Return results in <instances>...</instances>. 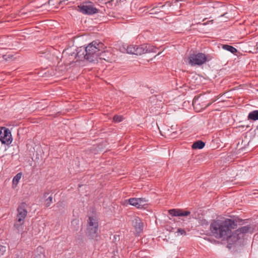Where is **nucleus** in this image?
I'll use <instances>...</instances> for the list:
<instances>
[{
  "label": "nucleus",
  "instance_id": "412c9836",
  "mask_svg": "<svg viewBox=\"0 0 258 258\" xmlns=\"http://www.w3.org/2000/svg\"><path fill=\"white\" fill-rule=\"evenodd\" d=\"M60 2L59 0H49L48 3L49 5H55V4H59Z\"/></svg>",
  "mask_w": 258,
  "mask_h": 258
},
{
  "label": "nucleus",
  "instance_id": "4468645a",
  "mask_svg": "<svg viewBox=\"0 0 258 258\" xmlns=\"http://www.w3.org/2000/svg\"><path fill=\"white\" fill-rule=\"evenodd\" d=\"M205 145V144L203 141H198L193 143V144L192 145V148L195 149H201L204 147Z\"/></svg>",
  "mask_w": 258,
  "mask_h": 258
},
{
  "label": "nucleus",
  "instance_id": "9b49d317",
  "mask_svg": "<svg viewBox=\"0 0 258 258\" xmlns=\"http://www.w3.org/2000/svg\"><path fill=\"white\" fill-rule=\"evenodd\" d=\"M147 200L145 198H131L128 200V203L130 205L134 206L138 208H141L145 205Z\"/></svg>",
  "mask_w": 258,
  "mask_h": 258
},
{
  "label": "nucleus",
  "instance_id": "0eeeda50",
  "mask_svg": "<svg viewBox=\"0 0 258 258\" xmlns=\"http://www.w3.org/2000/svg\"><path fill=\"white\" fill-rule=\"evenodd\" d=\"M253 228L251 226L247 225L239 228L236 230L234 234L230 237V238L233 239V241L236 242L241 237H243V234L247 233H252Z\"/></svg>",
  "mask_w": 258,
  "mask_h": 258
},
{
  "label": "nucleus",
  "instance_id": "72a5a7b5",
  "mask_svg": "<svg viewBox=\"0 0 258 258\" xmlns=\"http://www.w3.org/2000/svg\"><path fill=\"white\" fill-rule=\"evenodd\" d=\"M40 6H36L37 8H39Z\"/></svg>",
  "mask_w": 258,
  "mask_h": 258
},
{
  "label": "nucleus",
  "instance_id": "f257e3e1",
  "mask_svg": "<svg viewBox=\"0 0 258 258\" xmlns=\"http://www.w3.org/2000/svg\"><path fill=\"white\" fill-rule=\"evenodd\" d=\"M236 226L235 222L230 219L223 220H214L210 225V230L212 235L217 239H227L230 242L232 238L231 229H234Z\"/></svg>",
  "mask_w": 258,
  "mask_h": 258
},
{
  "label": "nucleus",
  "instance_id": "393cba45",
  "mask_svg": "<svg viewBox=\"0 0 258 258\" xmlns=\"http://www.w3.org/2000/svg\"><path fill=\"white\" fill-rule=\"evenodd\" d=\"M156 10V8H153L151 11H152V12L151 13V14H153V13H156V11H155Z\"/></svg>",
  "mask_w": 258,
  "mask_h": 258
},
{
  "label": "nucleus",
  "instance_id": "39448f33",
  "mask_svg": "<svg viewBox=\"0 0 258 258\" xmlns=\"http://www.w3.org/2000/svg\"><path fill=\"white\" fill-rule=\"evenodd\" d=\"M98 219L96 216L89 217L87 228V234L89 236L94 238L98 235Z\"/></svg>",
  "mask_w": 258,
  "mask_h": 258
},
{
  "label": "nucleus",
  "instance_id": "c756f323",
  "mask_svg": "<svg viewBox=\"0 0 258 258\" xmlns=\"http://www.w3.org/2000/svg\"><path fill=\"white\" fill-rule=\"evenodd\" d=\"M72 222H75L77 224H78V221H73Z\"/></svg>",
  "mask_w": 258,
  "mask_h": 258
},
{
  "label": "nucleus",
  "instance_id": "5701e85b",
  "mask_svg": "<svg viewBox=\"0 0 258 258\" xmlns=\"http://www.w3.org/2000/svg\"><path fill=\"white\" fill-rule=\"evenodd\" d=\"M215 101H216V99H212V100H211V101L210 103H209L208 104H207V105H203L202 106L203 108H205L207 107L208 106H209L211 104H212L213 102H214Z\"/></svg>",
  "mask_w": 258,
  "mask_h": 258
},
{
  "label": "nucleus",
  "instance_id": "f3484780",
  "mask_svg": "<svg viewBox=\"0 0 258 258\" xmlns=\"http://www.w3.org/2000/svg\"><path fill=\"white\" fill-rule=\"evenodd\" d=\"M22 174L21 172L17 173L13 178V183L14 184L17 185L22 177Z\"/></svg>",
  "mask_w": 258,
  "mask_h": 258
},
{
  "label": "nucleus",
  "instance_id": "a211bd4d",
  "mask_svg": "<svg viewBox=\"0 0 258 258\" xmlns=\"http://www.w3.org/2000/svg\"><path fill=\"white\" fill-rule=\"evenodd\" d=\"M52 200L53 198L51 195L46 200L45 205L46 207H49L51 205L53 202Z\"/></svg>",
  "mask_w": 258,
  "mask_h": 258
},
{
  "label": "nucleus",
  "instance_id": "dca6fc26",
  "mask_svg": "<svg viewBox=\"0 0 258 258\" xmlns=\"http://www.w3.org/2000/svg\"><path fill=\"white\" fill-rule=\"evenodd\" d=\"M222 48L224 49L229 51L232 53H235V52H237V49L235 47H234L231 45H223L222 46Z\"/></svg>",
  "mask_w": 258,
  "mask_h": 258
},
{
  "label": "nucleus",
  "instance_id": "2f4dec72",
  "mask_svg": "<svg viewBox=\"0 0 258 258\" xmlns=\"http://www.w3.org/2000/svg\"><path fill=\"white\" fill-rule=\"evenodd\" d=\"M177 2L183 1V0H176Z\"/></svg>",
  "mask_w": 258,
  "mask_h": 258
},
{
  "label": "nucleus",
  "instance_id": "bb28decb",
  "mask_svg": "<svg viewBox=\"0 0 258 258\" xmlns=\"http://www.w3.org/2000/svg\"><path fill=\"white\" fill-rule=\"evenodd\" d=\"M117 236L118 237V239H119V235H114V239L116 240V239H117L116 237Z\"/></svg>",
  "mask_w": 258,
  "mask_h": 258
},
{
  "label": "nucleus",
  "instance_id": "ddd939ff",
  "mask_svg": "<svg viewBox=\"0 0 258 258\" xmlns=\"http://www.w3.org/2000/svg\"><path fill=\"white\" fill-rule=\"evenodd\" d=\"M109 55H110L111 57L112 56L111 53H109L107 51H103L101 50V51H100V54H99V56L98 57L100 59H104L107 61H109L110 57Z\"/></svg>",
  "mask_w": 258,
  "mask_h": 258
},
{
  "label": "nucleus",
  "instance_id": "7ed1b4c3",
  "mask_svg": "<svg viewBox=\"0 0 258 258\" xmlns=\"http://www.w3.org/2000/svg\"><path fill=\"white\" fill-rule=\"evenodd\" d=\"M155 49L156 48L150 44H144L138 46L131 45L126 48L123 47V48H120V51L131 54L140 55L146 53L155 52Z\"/></svg>",
  "mask_w": 258,
  "mask_h": 258
},
{
  "label": "nucleus",
  "instance_id": "6e6552de",
  "mask_svg": "<svg viewBox=\"0 0 258 258\" xmlns=\"http://www.w3.org/2000/svg\"><path fill=\"white\" fill-rule=\"evenodd\" d=\"M0 141L3 144L9 145L12 142L11 132L5 127L0 128Z\"/></svg>",
  "mask_w": 258,
  "mask_h": 258
},
{
  "label": "nucleus",
  "instance_id": "b1692460",
  "mask_svg": "<svg viewBox=\"0 0 258 258\" xmlns=\"http://www.w3.org/2000/svg\"><path fill=\"white\" fill-rule=\"evenodd\" d=\"M6 251V247L4 246H0V252H2V254Z\"/></svg>",
  "mask_w": 258,
  "mask_h": 258
},
{
  "label": "nucleus",
  "instance_id": "aec40b11",
  "mask_svg": "<svg viewBox=\"0 0 258 258\" xmlns=\"http://www.w3.org/2000/svg\"><path fill=\"white\" fill-rule=\"evenodd\" d=\"M177 233L178 235H186V231L183 229L179 228L177 230Z\"/></svg>",
  "mask_w": 258,
  "mask_h": 258
},
{
  "label": "nucleus",
  "instance_id": "f03ea898",
  "mask_svg": "<svg viewBox=\"0 0 258 258\" xmlns=\"http://www.w3.org/2000/svg\"><path fill=\"white\" fill-rule=\"evenodd\" d=\"M103 48V44L98 40L93 41L88 44L84 51L81 53V51L77 53L79 57L82 55L85 59L89 62H93L97 59L99 56L101 49Z\"/></svg>",
  "mask_w": 258,
  "mask_h": 258
},
{
  "label": "nucleus",
  "instance_id": "9d476101",
  "mask_svg": "<svg viewBox=\"0 0 258 258\" xmlns=\"http://www.w3.org/2000/svg\"><path fill=\"white\" fill-rule=\"evenodd\" d=\"M132 224L135 228L137 234L139 235L143 231L144 225L140 218L134 217L132 220Z\"/></svg>",
  "mask_w": 258,
  "mask_h": 258
},
{
  "label": "nucleus",
  "instance_id": "20e7f679",
  "mask_svg": "<svg viewBox=\"0 0 258 258\" xmlns=\"http://www.w3.org/2000/svg\"><path fill=\"white\" fill-rule=\"evenodd\" d=\"M26 207V203H22L18 206L17 209V215L14 226L18 232H20L21 234L23 232V225L28 213Z\"/></svg>",
  "mask_w": 258,
  "mask_h": 258
},
{
  "label": "nucleus",
  "instance_id": "6ab92c4d",
  "mask_svg": "<svg viewBox=\"0 0 258 258\" xmlns=\"http://www.w3.org/2000/svg\"><path fill=\"white\" fill-rule=\"evenodd\" d=\"M123 118L121 115H114V122H119L123 120Z\"/></svg>",
  "mask_w": 258,
  "mask_h": 258
},
{
  "label": "nucleus",
  "instance_id": "f8f14e48",
  "mask_svg": "<svg viewBox=\"0 0 258 258\" xmlns=\"http://www.w3.org/2000/svg\"><path fill=\"white\" fill-rule=\"evenodd\" d=\"M168 213L172 216H186L190 214L189 211H184L181 209H171L168 210Z\"/></svg>",
  "mask_w": 258,
  "mask_h": 258
},
{
  "label": "nucleus",
  "instance_id": "7c9ffc66",
  "mask_svg": "<svg viewBox=\"0 0 258 258\" xmlns=\"http://www.w3.org/2000/svg\"><path fill=\"white\" fill-rule=\"evenodd\" d=\"M160 6H159L158 7H160V8H163V7H164L165 6V5H161L160 4Z\"/></svg>",
  "mask_w": 258,
  "mask_h": 258
},
{
  "label": "nucleus",
  "instance_id": "a878e982",
  "mask_svg": "<svg viewBox=\"0 0 258 258\" xmlns=\"http://www.w3.org/2000/svg\"><path fill=\"white\" fill-rule=\"evenodd\" d=\"M48 195H49V192H45V193L44 194L43 197H44V198H46V197H47V196Z\"/></svg>",
  "mask_w": 258,
  "mask_h": 258
},
{
  "label": "nucleus",
  "instance_id": "c85d7f7f",
  "mask_svg": "<svg viewBox=\"0 0 258 258\" xmlns=\"http://www.w3.org/2000/svg\"><path fill=\"white\" fill-rule=\"evenodd\" d=\"M150 99H153V100H156V97H154V96H152V97H151L150 98Z\"/></svg>",
  "mask_w": 258,
  "mask_h": 258
},
{
  "label": "nucleus",
  "instance_id": "1a4fd4ad",
  "mask_svg": "<svg viewBox=\"0 0 258 258\" xmlns=\"http://www.w3.org/2000/svg\"><path fill=\"white\" fill-rule=\"evenodd\" d=\"M78 9L79 11L84 14L92 15L98 12L97 9L94 8L90 3L79 6Z\"/></svg>",
  "mask_w": 258,
  "mask_h": 258
},
{
  "label": "nucleus",
  "instance_id": "cd10ccee",
  "mask_svg": "<svg viewBox=\"0 0 258 258\" xmlns=\"http://www.w3.org/2000/svg\"><path fill=\"white\" fill-rule=\"evenodd\" d=\"M15 258H24L23 256H20L19 255H17Z\"/></svg>",
  "mask_w": 258,
  "mask_h": 258
},
{
  "label": "nucleus",
  "instance_id": "473e14b6",
  "mask_svg": "<svg viewBox=\"0 0 258 258\" xmlns=\"http://www.w3.org/2000/svg\"><path fill=\"white\" fill-rule=\"evenodd\" d=\"M62 203H57V205L61 204Z\"/></svg>",
  "mask_w": 258,
  "mask_h": 258
},
{
  "label": "nucleus",
  "instance_id": "4be33fe9",
  "mask_svg": "<svg viewBox=\"0 0 258 258\" xmlns=\"http://www.w3.org/2000/svg\"><path fill=\"white\" fill-rule=\"evenodd\" d=\"M192 104L194 107H196L197 105H198L199 104V98H194L193 100Z\"/></svg>",
  "mask_w": 258,
  "mask_h": 258
},
{
  "label": "nucleus",
  "instance_id": "2eb2a0df",
  "mask_svg": "<svg viewBox=\"0 0 258 258\" xmlns=\"http://www.w3.org/2000/svg\"><path fill=\"white\" fill-rule=\"evenodd\" d=\"M248 119L249 120H258V110H254L250 112L248 115Z\"/></svg>",
  "mask_w": 258,
  "mask_h": 258
},
{
  "label": "nucleus",
  "instance_id": "423d86ee",
  "mask_svg": "<svg viewBox=\"0 0 258 258\" xmlns=\"http://www.w3.org/2000/svg\"><path fill=\"white\" fill-rule=\"evenodd\" d=\"M207 60L206 55L203 53H192L188 57V63L191 66H201Z\"/></svg>",
  "mask_w": 258,
  "mask_h": 258
}]
</instances>
